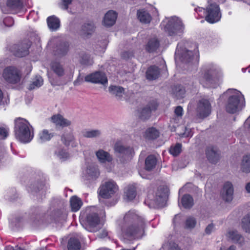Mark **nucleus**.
Listing matches in <instances>:
<instances>
[{"mask_svg": "<svg viewBox=\"0 0 250 250\" xmlns=\"http://www.w3.org/2000/svg\"><path fill=\"white\" fill-rule=\"evenodd\" d=\"M85 81L105 85L107 83V78L104 73L96 71L85 77Z\"/></svg>", "mask_w": 250, "mask_h": 250, "instance_id": "4468645a", "label": "nucleus"}, {"mask_svg": "<svg viewBox=\"0 0 250 250\" xmlns=\"http://www.w3.org/2000/svg\"><path fill=\"white\" fill-rule=\"evenodd\" d=\"M22 76L21 70L13 65L5 67L2 71V77L7 83L17 84L20 83Z\"/></svg>", "mask_w": 250, "mask_h": 250, "instance_id": "20e7f679", "label": "nucleus"}, {"mask_svg": "<svg viewBox=\"0 0 250 250\" xmlns=\"http://www.w3.org/2000/svg\"><path fill=\"white\" fill-rule=\"evenodd\" d=\"M134 52L132 50L125 51L121 54V58L125 60L130 59L134 57Z\"/></svg>", "mask_w": 250, "mask_h": 250, "instance_id": "3c124183", "label": "nucleus"}, {"mask_svg": "<svg viewBox=\"0 0 250 250\" xmlns=\"http://www.w3.org/2000/svg\"><path fill=\"white\" fill-rule=\"evenodd\" d=\"M137 15L138 19L142 22L149 23L151 21V16L146 11H138Z\"/></svg>", "mask_w": 250, "mask_h": 250, "instance_id": "79ce46f5", "label": "nucleus"}, {"mask_svg": "<svg viewBox=\"0 0 250 250\" xmlns=\"http://www.w3.org/2000/svg\"><path fill=\"white\" fill-rule=\"evenodd\" d=\"M220 250H236V247L234 245H231L228 249L221 248Z\"/></svg>", "mask_w": 250, "mask_h": 250, "instance_id": "e2e57ef3", "label": "nucleus"}, {"mask_svg": "<svg viewBox=\"0 0 250 250\" xmlns=\"http://www.w3.org/2000/svg\"><path fill=\"white\" fill-rule=\"evenodd\" d=\"M51 69L59 77H62L64 75V68L60 62L53 61L50 63Z\"/></svg>", "mask_w": 250, "mask_h": 250, "instance_id": "bb28decb", "label": "nucleus"}, {"mask_svg": "<svg viewBox=\"0 0 250 250\" xmlns=\"http://www.w3.org/2000/svg\"><path fill=\"white\" fill-rule=\"evenodd\" d=\"M85 176L87 180L96 179L100 175L98 166L95 164H91L87 167Z\"/></svg>", "mask_w": 250, "mask_h": 250, "instance_id": "b1692460", "label": "nucleus"}, {"mask_svg": "<svg viewBox=\"0 0 250 250\" xmlns=\"http://www.w3.org/2000/svg\"><path fill=\"white\" fill-rule=\"evenodd\" d=\"M193 57V53L185 48L181 47L178 44L175 54V60L179 59L184 63L190 62Z\"/></svg>", "mask_w": 250, "mask_h": 250, "instance_id": "f8f14e48", "label": "nucleus"}, {"mask_svg": "<svg viewBox=\"0 0 250 250\" xmlns=\"http://www.w3.org/2000/svg\"><path fill=\"white\" fill-rule=\"evenodd\" d=\"M81 244L79 240L75 237H71L67 244L68 250H80Z\"/></svg>", "mask_w": 250, "mask_h": 250, "instance_id": "e433bc0d", "label": "nucleus"}, {"mask_svg": "<svg viewBox=\"0 0 250 250\" xmlns=\"http://www.w3.org/2000/svg\"><path fill=\"white\" fill-rule=\"evenodd\" d=\"M83 81V79L80 78V76H79L77 79L74 81V84L75 85H78L80 84V82Z\"/></svg>", "mask_w": 250, "mask_h": 250, "instance_id": "680f3d73", "label": "nucleus"}, {"mask_svg": "<svg viewBox=\"0 0 250 250\" xmlns=\"http://www.w3.org/2000/svg\"><path fill=\"white\" fill-rule=\"evenodd\" d=\"M214 228V225L213 224L211 223L208 225V226L205 229V233L206 234L209 235L210 234L211 232L213 231Z\"/></svg>", "mask_w": 250, "mask_h": 250, "instance_id": "4d7b16f0", "label": "nucleus"}, {"mask_svg": "<svg viewBox=\"0 0 250 250\" xmlns=\"http://www.w3.org/2000/svg\"><path fill=\"white\" fill-rule=\"evenodd\" d=\"M111 94L115 96L117 99H121L125 92L124 88L120 86L111 85L109 87Z\"/></svg>", "mask_w": 250, "mask_h": 250, "instance_id": "2f4dec72", "label": "nucleus"}, {"mask_svg": "<svg viewBox=\"0 0 250 250\" xmlns=\"http://www.w3.org/2000/svg\"><path fill=\"white\" fill-rule=\"evenodd\" d=\"M114 150L116 155L122 163H124L132 156L133 150L129 146H125L119 143L114 146Z\"/></svg>", "mask_w": 250, "mask_h": 250, "instance_id": "6e6552de", "label": "nucleus"}, {"mask_svg": "<svg viewBox=\"0 0 250 250\" xmlns=\"http://www.w3.org/2000/svg\"><path fill=\"white\" fill-rule=\"evenodd\" d=\"M159 46V41L157 38H154L150 39L148 41L146 45V49L147 52L152 53L155 51L158 48Z\"/></svg>", "mask_w": 250, "mask_h": 250, "instance_id": "7c9ffc66", "label": "nucleus"}, {"mask_svg": "<svg viewBox=\"0 0 250 250\" xmlns=\"http://www.w3.org/2000/svg\"><path fill=\"white\" fill-rule=\"evenodd\" d=\"M82 133L83 137L93 138L99 137L101 135V131L98 129L84 130L82 132Z\"/></svg>", "mask_w": 250, "mask_h": 250, "instance_id": "37998d69", "label": "nucleus"}, {"mask_svg": "<svg viewBox=\"0 0 250 250\" xmlns=\"http://www.w3.org/2000/svg\"><path fill=\"white\" fill-rule=\"evenodd\" d=\"M5 250H14V249L12 247L7 246L5 248Z\"/></svg>", "mask_w": 250, "mask_h": 250, "instance_id": "774afa93", "label": "nucleus"}, {"mask_svg": "<svg viewBox=\"0 0 250 250\" xmlns=\"http://www.w3.org/2000/svg\"><path fill=\"white\" fill-rule=\"evenodd\" d=\"M107 235V232L106 230H103L101 233L99 234V237L101 238H104Z\"/></svg>", "mask_w": 250, "mask_h": 250, "instance_id": "052dcab7", "label": "nucleus"}, {"mask_svg": "<svg viewBox=\"0 0 250 250\" xmlns=\"http://www.w3.org/2000/svg\"><path fill=\"white\" fill-rule=\"evenodd\" d=\"M45 181L42 179L38 180L31 184L29 188L32 192L37 193L41 190H44L45 188Z\"/></svg>", "mask_w": 250, "mask_h": 250, "instance_id": "cd10ccee", "label": "nucleus"}, {"mask_svg": "<svg viewBox=\"0 0 250 250\" xmlns=\"http://www.w3.org/2000/svg\"><path fill=\"white\" fill-rule=\"evenodd\" d=\"M160 75V69L156 65L149 67L146 73V78L149 81L157 79Z\"/></svg>", "mask_w": 250, "mask_h": 250, "instance_id": "5701e85b", "label": "nucleus"}, {"mask_svg": "<svg viewBox=\"0 0 250 250\" xmlns=\"http://www.w3.org/2000/svg\"><path fill=\"white\" fill-rule=\"evenodd\" d=\"M54 136V133H49L46 129H44L40 133V139L42 142L50 140Z\"/></svg>", "mask_w": 250, "mask_h": 250, "instance_id": "de8ad7c7", "label": "nucleus"}, {"mask_svg": "<svg viewBox=\"0 0 250 250\" xmlns=\"http://www.w3.org/2000/svg\"><path fill=\"white\" fill-rule=\"evenodd\" d=\"M211 112V106L208 100L202 99L197 104L196 112L197 116L201 119H204L208 116Z\"/></svg>", "mask_w": 250, "mask_h": 250, "instance_id": "9b49d317", "label": "nucleus"}, {"mask_svg": "<svg viewBox=\"0 0 250 250\" xmlns=\"http://www.w3.org/2000/svg\"><path fill=\"white\" fill-rule=\"evenodd\" d=\"M30 45L26 42H23L20 44H14L10 49L15 56L23 57L28 54Z\"/></svg>", "mask_w": 250, "mask_h": 250, "instance_id": "a211bd4d", "label": "nucleus"}, {"mask_svg": "<svg viewBox=\"0 0 250 250\" xmlns=\"http://www.w3.org/2000/svg\"><path fill=\"white\" fill-rule=\"evenodd\" d=\"M167 197V189L164 187H160L156 193L154 202L156 206L162 207Z\"/></svg>", "mask_w": 250, "mask_h": 250, "instance_id": "6ab92c4d", "label": "nucleus"}, {"mask_svg": "<svg viewBox=\"0 0 250 250\" xmlns=\"http://www.w3.org/2000/svg\"><path fill=\"white\" fill-rule=\"evenodd\" d=\"M8 130L7 128L0 126V139H5L8 136Z\"/></svg>", "mask_w": 250, "mask_h": 250, "instance_id": "864d4df0", "label": "nucleus"}, {"mask_svg": "<svg viewBox=\"0 0 250 250\" xmlns=\"http://www.w3.org/2000/svg\"><path fill=\"white\" fill-rule=\"evenodd\" d=\"M96 156L101 163H110L113 160L111 155L103 149H99L96 152Z\"/></svg>", "mask_w": 250, "mask_h": 250, "instance_id": "a878e982", "label": "nucleus"}, {"mask_svg": "<svg viewBox=\"0 0 250 250\" xmlns=\"http://www.w3.org/2000/svg\"><path fill=\"white\" fill-rule=\"evenodd\" d=\"M87 226L85 229L90 232H95L98 230L100 218L96 213H90L86 216Z\"/></svg>", "mask_w": 250, "mask_h": 250, "instance_id": "2eb2a0df", "label": "nucleus"}, {"mask_svg": "<svg viewBox=\"0 0 250 250\" xmlns=\"http://www.w3.org/2000/svg\"><path fill=\"white\" fill-rule=\"evenodd\" d=\"M70 202L72 210L73 211H77L79 210L83 205V202L81 199L76 196L71 198Z\"/></svg>", "mask_w": 250, "mask_h": 250, "instance_id": "58836bf2", "label": "nucleus"}, {"mask_svg": "<svg viewBox=\"0 0 250 250\" xmlns=\"http://www.w3.org/2000/svg\"><path fill=\"white\" fill-rule=\"evenodd\" d=\"M159 136V131L153 127L148 128L145 132V138L148 140H154Z\"/></svg>", "mask_w": 250, "mask_h": 250, "instance_id": "ea45409f", "label": "nucleus"}, {"mask_svg": "<svg viewBox=\"0 0 250 250\" xmlns=\"http://www.w3.org/2000/svg\"><path fill=\"white\" fill-rule=\"evenodd\" d=\"M242 228L246 232L250 233V212L242 219Z\"/></svg>", "mask_w": 250, "mask_h": 250, "instance_id": "a18cd8bd", "label": "nucleus"}, {"mask_svg": "<svg viewBox=\"0 0 250 250\" xmlns=\"http://www.w3.org/2000/svg\"><path fill=\"white\" fill-rule=\"evenodd\" d=\"M43 84V79L40 76L37 75L33 79L31 83L29 85L28 89L32 90L35 88L40 87Z\"/></svg>", "mask_w": 250, "mask_h": 250, "instance_id": "c03bdc74", "label": "nucleus"}, {"mask_svg": "<svg viewBox=\"0 0 250 250\" xmlns=\"http://www.w3.org/2000/svg\"><path fill=\"white\" fill-rule=\"evenodd\" d=\"M118 187L112 180L105 182L100 188V195L104 198H109L117 190Z\"/></svg>", "mask_w": 250, "mask_h": 250, "instance_id": "9d476101", "label": "nucleus"}, {"mask_svg": "<svg viewBox=\"0 0 250 250\" xmlns=\"http://www.w3.org/2000/svg\"><path fill=\"white\" fill-rule=\"evenodd\" d=\"M184 29V25L182 21L177 17L170 18L165 27V32L169 36H181Z\"/></svg>", "mask_w": 250, "mask_h": 250, "instance_id": "39448f33", "label": "nucleus"}, {"mask_svg": "<svg viewBox=\"0 0 250 250\" xmlns=\"http://www.w3.org/2000/svg\"><path fill=\"white\" fill-rule=\"evenodd\" d=\"M181 203L184 208H190L194 205L193 199L189 194H185L182 198Z\"/></svg>", "mask_w": 250, "mask_h": 250, "instance_id": "4c0bfd02", "label": "nucleus"}, {"mask_svg": "<svg viewBox=\"0 0 250 250\" xmlns=\"http://www.w3.org/2000/svg\"><path fill=\"white\" fill-rule=\"evenodd\" d=\"M3 22L7 27H11L14 24V20L11 17H7L3 20Z\"/></svg>", "mask_w": 250, "mask_h": 250, "instance_id": "5fc2aeb1", "label": "nucleus"}, {"mask_svg": "<svg viewBox=\"0 0 250 250\" xmlns=\"http://www.w3.org/2000/svg\"><path fill=\"white\" fill-rule=\"evenodd\" d=\"M50 81L52 85H59V84L57 82H54L53 80H50Z\"/></svg>", "mask_w": 250, "mask_h": 250, "instance_id": "69168bd1", "label": "nucleus"}, {"mask_svg": "<svg viewBox=\"0 0 250 250\" xmlns=\"http://www.w3.org/2000/svg\"><path fill=\"white\" fill-rule=\"evenodd\" d=\"M226 94L229 95L225 105L226 111L234 114L241 110L245 105V99L241 92L235 89H229Z\"/></svg>", "mask_w": 250, "mask_h": 250, "instance_id": "f03ea898", "label": "nucleus"}, {"mask_svg": "<svg viewBox=\"0 0 250 250\" xmlns=\"http://www.w3.org/2000/svg\"><path fill=\"white\" fill-rule=\"evenodd\" d=\"M1 10H2V12H3V13H8V12H7V11H6V9H6V8H5V6H1Z\"/></svg>", "mask_w": 250, "mask_h": 250, "instance_id": "338daca9", "label": "nucleus"}, {"mask_svg": "<svg viewBox=\"0 0 250 250\" xmlns=\"http://www.w3.org/2000/svg\"><path fill=\"white\" fill-rule=\"evenodd\" d=\"M47 25L51 31H56L60 27V21L55 16H50L47 19Z\"/></svg>", "mask_w": 250, "mask_h": 250, "instance_id": "c85d7f7f", "label": "nucleus"}, {"mask_svg": "<svg viewBox=\"0 0 250 250\" xmlns=\"http://www.w3.org/2000/svg\"><path fill=\"white\" fill-rule=\"evenodd\" d=\"M159 106V103L156 100L149 101L145 105L138 110L139 118L143 121L150 118L151 113L155 111Z\"/></svg>", "mask_w": 250, "mask_h": 250, "instance_id": "0eeeda50", "label": "nucleus"}, {"mask_svg": "<svg viewBox=\"0 0 250 250\" xmlns=\"http://www.w3.org/2000/svg\"><path fill=\"white\" fill-rule=\"evenodd\" d=\"M6 6L10 10H20L23 7V2L22 0H7Z\"/></svg>", "mask_w": 250, "mask_h": 250, "instance_id": "f704fd0d", "label": "nucleus"}, {"mask_svg": "<svg viewBox=\"0 0 250 250\" xmlns=\"http://www.w3.org/2000/svg\"><path fill=\"white\" fill-rule=\"evenodd\" d=\"M50 43L54 44L53 52L56 57L62 58L68 54L70 45L68 42L59 39H54L50 41Z\"/></svg>", "mask_w": 250, "mask_h": 250, "instance_id": "423d86ee", "label": "nucleus"}, {"mask_svg": "<svg viewBox=\"0 0 250 250\" xmlns=\"http://www.w3.org/2000/svg\"><path fill=\"white\" fill-rule=\"evenodd\" d=\"M206 155L210 163L215 164L221 158V152L217 147L209 146L206 149Z\"/></svg>", "mask_w": 250, "mask_h": 250, "instance_id": "dca6fc26", "label": "nucleus"}, {"mask_svg": "<svg viewBox=\"0 0 250 250\" xmlns=\"http://www.w3.org/2000/svg\"><path fill=\"white\" fill-rule=\"evenodd\" d=\"M245 188L247 192L250 194V182L246 184Z\"/></svg>", "mask_w": 250, "mask_h": 250, "instance_id": "0e129e2a", "label": "nucleus"}, {"mask_svg": "<svg viewBox=\"0 0 250 250\" xmlns=\"http://www.w3.org/2000/svg\"><path fill=\"white\" fill-rule=\"evenodd\" d=\"M182 150V145L177 143L174 146H171L169 149V152L174 156H177L181 153Z\"/></svg>", "mask_w": 250, "mask_h": 250, "instance_id": "09e8293b", "label": "nucleus"}, {"mask_svg": "<svg viewBox=\"0 0 250 250\" xmlns=\"http://www.w3.org/2000/svg\"><path fill=\"white\" fill-rule=\"evenodd\" d=\"M144 219L133 211H129L124 218L122 230L128 237H141L144 233Z\"/></svg>", "mask_w": 250, "mask_h": 250, "instance_id": "f257e3e1", "label": "nucleus"}, {"mask_svg": "<svg viewBox=\"0 0 250 250\" xmlns=\"http://www.w3.org/2000/svg\"><path fill=\"white\" fill-rule=\"evenodd\" d=\"M207 16L205 20L210 23L219 21L221 17L219 5L215 3H210L206 8Z\"/></svg>", "mask_w": 250, "mask_h": 250, "instance_id": "1a4fd4ad", "label": "nucleus"}, {"mask_svg": "<svg viewBox=\"0 0 250 250\" xmlns=\"http://www.w3.org/2000/svg\"><path fill=\"white\" fill-rule=\"evenodd\" d=\"M186 228L188 229H193L196 224V220L193 217H188L186 221Z\"/></svg>", "mask_w": 250, "mask_h": 250, "instance_id": "8fccbe9b", "label": "nucleus"}, {"mask_svg": "<svg viewBox=\"0 0 250 250\" xmlns=\"http://www.w3.org/2000/svg\"><path fill=\"white\" fill-rule=\"evenodd\" d=\"M55 154L60 159H66L69 157V154L63 149H59L58 151L55 152Z\"/></svg>", "mask_w": 250, "mask_h": 250, "instance_id": "603ef678", "label": "nucleus"}, {"mask_svg": "<svg viewBox=\"0 0 250 250\" xmlns=\"http://www.w3.org/2000/svg\"><path fill=\"white\" fill-rule=\"evenodd\" d=\"M72 0H62V2L60 4V6L62 9L67 10L68 5L72 3Z\"/></svg>", "mask_w": 250, "mask_h": 250, "instance_id": "6e6d98bb", "label": "nucleus"}, {"mask_svg": "<svg viewBox=\"0 0 250 250\" xmlns=\"http://www.w3.org/2000/svg\"><path fill=\"white\" fill-rule=\"evenodd\" d=\"M221 76V71L214 66L208 68L204 74V78L210 83H215Z\"/></svg>", "mask_w": 250, "mask_h": 250, "instance_id": "f3484780", "label": "nucleus"}, {"mask_svg": "<svg viewBox=\"0 0 250 250\" xmlns=\"http://www.w3.org/2000/svg\"><path fill=\"white\" fill-rule=\"evenodd\" d=\"M51 120L57 127L60 126L63 128L70 126L71 125L70 121L64 118L62 115L59 114L52 116Z\"/></svg>", "mask_w": 250, "mask_h": 250, "instance_id": "aec40b11", "label": "nucleus"}, {"mask_svg": "<svg viewBox=\"0 0 250 250\" xmlns=\"http://www.w3.org/2000/svg\"><path fill=\"white\" fill-rule=\"evenodd\" d=\"M32 126L26 120L18 118L15 121L14 131L15 136L20 142L23 143L30 142L33 139V132L31 133Z\"/></svg>", "mask_w": 250, "mask_h": 250, "instance_id": "7ed1b4c3", "label": "nucleus"}, {"mask_svg": "<svg viewBox=\"0 0 250 250\" xmlns=\"http://www.w3.org/2000/svg\"><path fill=\"white\" fill-rule=\"evenodd\" d=\"M183 108L181 106H177L174 110L175 114L178 117H181L183 115Z\"/></svg>", "mask_w": 250, "mask_h": 250, "instance_id": "13d9d810", "label": "nucleus"}, {"mask_svg": "<svg viewBox=\"0 0 250 250\" xmlns=\"http://www.w3.org/2000/svg\"><path fill=\"white\" fill-rule=\"evenodd\" d=\"M234 187L229 181L226 182L221 189L220 195L222 200L226 203H230L233 199Z\"/></svg>", "mask_w": 250, "mask_h": 250, "instance_id": "ddd939ff", "label": "nucleus"}, {"mask_svg": "<svg viewBox=\"0 0 250 250\" xmlns=\"http://www.w3.org/2000/svg\"><path fill=\"white\" fill-rule=\"evenodd\" d=\"M228 237L232 242L238 244L241 246L245 243L244 237L236 230H229L228 232Z\"/></svg>", "mask_w": 250, "mask_h": 250, "instance_id": "4be33fe9", "label": "nucleus"}, {"mask_svg": "<svg viewBox=\"0 0 250 250\" xmlns=\"http://www.w3.org/2000/svg\"><path fill=\"white\" fill-rule=\"evenodd\" d=\"M79 62L83 65L89 66L93 63V61L90 58V56L84 52H81L79 53Z\"/></svg>", "mask_w": 250, "mask_h": 250, "instance_id": "c9c22d12", "label": "nucleus"}, {"mask_svg": "<svg viewBox=\"0 0 250 250\" xmlns=\"http://www.w3.org/2000/svg\"><path fill=\"white\" fill-rule=\"evenodd\" d=\"M75 137L71 131L69 133H64L61 137L62 143L66 146L71 144L72 147H76L78 145L75 142Z\"/></svg>", "mask_w": 250, "mask_h": 250, "instance_id": "393cba45", "label": "nucleus"}, {"mask_svg": "<svg viewBox=\"0 0 250 250\" xmlns=\"http://www.w3.org/2000/svg\"><path fill=\"white\" fill-rule=\"evenodd\" d=\"M241 169L243 172L246 173L250 172V154L243 156Z\"/></svg>", "mask_w": 250, "mask_h": 250, "instance_id": "a19ab883", "label": "nucleus"}, {"mask_svg": "<svg viewBox=\"0 0 250 250\" xmlns=\"http://www.w3.org/2000/svg\"><path fill=\"white\" fill-rule=\"evenodd\" d=\"M185 89L181 85H175L172 88V96L177 99H180L184 97Z\"/></svg>", "mask_w": 250, "mask_h": 250, "instance_id": "c756f323", "label": "nucleus"}, {"mask_svg": "<svg viewBox=\"0 0 250 250\" xmlns=\"http://www.w3.org/2000/svg\"><path fill=\"white\" fill-rule=\"evenodd\" d=\"M169 250H182L177 244L173 243L170 245Z\"/></svg>", "mask_w": 250, "mask_h": 250, "instance_id": "bf43d9fd", "label": "nucleus"}, {"mask_svg": "<svg viewBox=\"0 0 250 250\" xmlns=\"http://www.w3.org/2000/svg\"><path fill=\"white\" fill-rule=\"evenodd\" d=\"M125 194L128 200H132L135 198L136 195L135 187L132 186H128L126 191L125 192Z\"/></svg>", "mask_w": 250, "mask_h": 250, "instance_id": "49530a36", "label": "nucleus"}, {"mask_svg": "<svg viewBox=\"0 0 250 250\" xmlns=\"http://www.w3.org/2000/svg\"><path fill=\"white\" fill-rule=\"evenodd\" d=\"M157 164V159L154 155H150L146 157L145 161V168L147 171L153 169Z\"/></svg>", "mask_w": 250, "mask_h": 250, "instance_id": "72a5a7b5", "label": "nucleus"}, {"mask_svg": "<svg viewBox=\"0 0 250 250\" xmlns=\"http://www.w3.org/2000/svg\"><path fill=\"white\" fill-rule=\"evenodd\" d=\"M117 18V13L113 11H108L104 15L103 23L106 27L113 26L116 22Z\"/></svg>", "mask_w": 250, "mask_h": 250, "instance_id": "412c9836", "label": "nucleus"}, {"mask_svg": "<svg viewBox=\"0 0 250 250\" xmlns=\"http://www.w3.org/2000/svg\"><path fill=\"white\" fill-rule=\"evenodd\" d=\"M95 26L93 22L84 23L81 27V33L83 35H91L95 30Z\"/></svg>", "mask_w": 250, "mask_h": 250, "instance_id": "473e14b6", "label": "nucleus"}]
</instances>
